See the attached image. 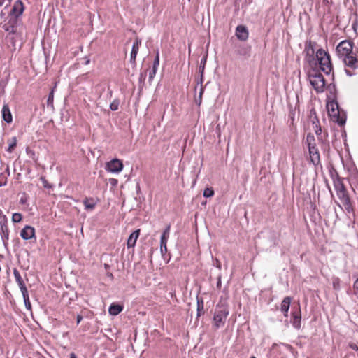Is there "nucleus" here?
Segmentation results:
<instances>
[{
  "mask_svg": "<svg viewBox=\"0 0 358 358\" xmlns=\"http://www.w3.org/2000/svg\"><path fill=\"white\" fill-rule=\"evenodd\" d=\"M354 43L344 40L340 42L336 48L338 57L343 61L345 66L352 69H358V57L353 51Z\"/></svg>",
  "mask_w": 358,
  "mask_h": 358,
  "instance_id": "f257e3e1",
  "label": "nucleus"
},
{
  "mask_svg": "<svg viewBox=\"0 0 358 358\" xmlns=\"http://www.w3.org/2000/svg\"><path fill=\"white\" fill-rule=\"evenodd\" d=\"M334 186L336 192V195L342 203L344 210L348 213H353V203L342 180L341 178L334 180Z\"/></svg>",
  "mask_w": 358,
  "mask_h": 358,
  "instance_id": "f03ea898",
  "label": "nucleus"
},
{
  "mask_svg": "<svg viewBox=\"0 0 358 358\" xmlns=\"http://www.w3.org/2000/svg\"><path fill=\"white\" fill-rule=\"evenodd\" d=\"M306 143L308 148L310 162L315 166L319 165L320 164V155L313 134L311 133L307 134Z\"/></svg>",
  "mask_w": 358,
  "mask_h": 358,
  "instance_id": "7ed1b4c3",
  "label": "nucleus"
},
{
  "mask_svg": "<svg viewBox=\"0 0 358 358\" xmlns=\"http://www.w3.org/2000/svg\"><path fill=\"white\" fill-rule=\"evenodd\" d=\"M315 56L320 66V69L324 73L329 74L333 70L330 55L324 49L320 48L316 52Z\"/></svg>",
  "mask_w": 358,
  "mask_h": 358,
  "instance_id": "20e7f679",
  "label": "nucleus"
},
{
  "mask_svg": "<svg viewBox=\"0 0 358 358\" xmlns=\"http://www.w3.org/2000/svg\"><path fill=\"white\" fill-rule=\"evenodd\" d=\"M229 314V308L224 304L216 306L213 316V324L216 329L223 327Z\"/></svg>",
  "mask_w": 358,
  "mask_h": 358,
  "instance_id": "39448f33",
  "label": "nucleus"
},
{
  "mask_svg": "<svg viewBox=\"0 0 358 358\" xmlns=\"http://www.w3.org/2000/svg\"><path fill=\"white\" fill-rule=\"evenodd\" d=\"M310 85L317 93H321L325 89V79L317 70L313 69L308 74Z\"/></svg>",
  "mask_w": 358,
  "mask_h": 358,
  "instance_id": "423d86ee",
  "label": "nucleus"
},
{
  "mask_svg": "<svg viewBox=\"0 0 358 358\" xmlns=\"http://www.w3.org/2000/svg\"><path fill=\"white\" fill-rule=\"evenodd\" d=\"M3 29L9 34H15L17 29V18L15 15H8L5 21Z\"/></svg>",
  "mask_w": 358,
  "mask_h": 358,
  "instance_id": "0eeeda50",
  "label": "nucleus"
},
{
  "mask_svg": "<svg viewBox=\"0 0 358 358\" xmlns=\"http://www.w3.org/2000/svg\"><path fill=\"white\" fill-rule=\"evenodd\" d=\"M123 167L122 162L118 159H113L106 164V169L111 173H120Z\"/></svg>",
  "mask_w": 358,
  "mask_h": 358,
  "instance_id": "6e6552de",
  "label": "nucleus"
},
{
  "mask_svg": "<svg viewBox=\"0 0 358 358\" xmlns=\"http://www.w3.org/2000/svg\"><path fill=\"white\" fill-rule=\"evenodd\" d=\"M301 308L300 305H298L296 309L293 310L292 312V324L293 327L299 329L301 328Z\"/></svg>",
  "mask_w": 358,
  "mask_h": 358,
  "instance_id": "1a4fd4ad",
  "label": "nucleus"
},
{
  "mask_svg": "<svg viewBox=\"0 0 358 358\" xmlns=\"http://www.w3.org/2000/svg\"><path fill=\"white\" fill-rule=\"evenodd\" d=\"M335 106L336 107V110L334 108V104H331V110H329V115L334 121L338 122L340 125H343L345 122V120L340 116L338 110V105L336 103Z\"/></svg>",
  "mask_w": 358,
  "mask_h": 358,
  "instance_id": "9d476101",
  "label": "nucleus"
},
{
  "mask_svg": "<svg viewBox=\"0 0 358 358\" xmlns=\"http://www.w3.org/2000/svg\"><path fill=\"white\" fill-rule=\"evenodd\" d=\"M20 236L24 240H29L36 238L35 229L29 225L25 226L20 231Z\"/></svg>",
  "mask_w": 358,
  "mask_h": 358,
  "instance_id": "9b49d317",
  "label": "nucleus"
},
{
  "mask_svg": "<svg viewBox=\"0 0 358 358\" xmlns=\"http://www.w3.org/2000/svg\"><path fill=\"white\" fill-rule=\"evenodd\" d=\"M236 36L240 41H245L249 37L248 29L244 25H238L236 29Z\"/></svg>",
  "mask_w": 358,
  "mask_h": 358,
  "instance_id": "f8f14e48",
  "label": "nucleus"
},
{
  "mask_svg": "<svg viewBox=\"0 0 358 358\" xmlns=\"http://www.w3.org/2000/svg\"><path fill=\"white\" fill-rule=\"evenodd\" d=\"M141 45V40L138 38H136L133 43L132 50L130 55V62L133 64L136 63V56L138 55Z\"/></svg>",
  "mask_w": 358,
  "mask_h": 358,
  "instance_id": "ddd939ff",
  "label": "nucleus"
},
{
  "mask_svg": "<svg viewBox=\"0 0 358 358\" xmlns=\"http://www.w3.org/2000/svg\"><path fill=\"white\" fill-rule=\"evenodd\" d=\"M310 114H313L314 115V117L311 120L312 121V125H313V129L314 130V131L315 132L316 135L317 136H320L321 134H322V128H321V126L320 124V121H319V119L318 117H317L316 115V113L315 110H312L310 111Z\"/></svg>",
  "mask_w": 358,
  "mask_h": 358,
  "instance_id": "4468645a",
  "label": "nucleus"
},
{
  "mask_svg": "<svg viewBox=\"0 0 358 358\" xmlns=\"http://www.w3.org/2000/svg\"><path fill=\"white\" fill-rule=\"evenodd\" d=\"M23 11H24L23 3L20 0H18L15 3L10 15H15L17 18V16L22 15Z\"/></svg>",
  "mask_w": 358,
  "mask_h": 358,
  "instance_id": "2eb2a0df",
  "label": "nucleus"
},
{
  "mask_svg": "<svg viewBox=\"0 0 358 358\" xmlns=\"http://www.w3.org/2000/svg\"><path fill=\"white\" fill-rule=\"evenodd\" d=\"M2 117L7 123H10L13 121V116L8 104H4L2 108Z\"/></svg>",
  "mask_w": 358,
  "mask_h": 358,
  "instance_id": "dca6fc26",
  "label": "nucleus"
},
{
  "mask_svg": "<svg viewBox=\"0 0 358 358\" xmlns=\"http://www.w3.org/2000/svg\"><path fill=\"white\" fill-rule=\"evenodd\" d=\"M291 300H292L291 297L286 296L284 298V299L282 300V301L281 303L280 310L284 313V315L285 317L288 316V311L289 309Z\"/></svg>",
  "mask_w": 358,
  "mask_h": 358,
  "instance_id": "f3484780",
  "label": "nucleus"
},
{
  "mask_svg": "<svg viewBox=\"0 0 358 358\" xmlns=\"http://www.w3.org/2000/svg\"><path fill=\"white\" fill-rule=\"evenodd\" d=\"M140 229H137L134 231L132 234H130L128 240H127V248H132L135 245L136 242L139 236Z\"/></svg>",
  "mask_w": 358,
  "mask_h": 358,
  "instance_id": "a211bd4d",
  "label": "nucleus"
},
{
  "mask_svg": "<svg viewBox=\"0 0 358 358\" xmlns=\"http://www.w3.org/2000/svg\"><path fill=\"white\" fill-rule=\"evenodd\" d=\"M83 205L85 206V208L86 210H93L96 206L97 202L95 201V199L92 197H86L83 201Z\"/></svg>",
  "mask_w": 358,
  "mask_h": 358,
  "instance_id": "6ab92c4d",
  "label": "nucleus"
},
{
  "mask_svg": "<svg viewBox=\"0 0 358 358\" xmlns=\"http://www.w3.org/2000/svg\"><path fill=\"white\" fill-rule=\"evenodd\" d=\"M170 225H168L166 228V229L164 231L162 236H161V241L160 244L161 246H165V245L167 244L168 238L169 237V232H170Z\"/></svg>",
  "mask_w": 358,
  "mask_h": 358,
  "instance_id": "aec40b11",
  "label": "nucleus"
},
{
  "mask_svg": "<svg viewBox=\"0 0 358 358\" xmlns=\"http://www.w3.org/2000/svg\"><path fill=\"white\" fill-rule=\"evenodd\" d=\"M122 310L120 305L112 304L109 308V313L112 315H117Z\"/></svg>",
  "mask_w": 358,
  "mask_h": 358,
  "instance_id": "412c9836",
  "label": "nucleus"
},
{
  "mask_svg": "<svg viewBox=\"0 0 358 358\" xmlns=\"http://www.w3.org/2000/svg\"><path fill=\"white\" fill-rule=\"evenodd\" d=\"M16 145H17V139L15 137H13L10 140L8 141V148L7 149V151L9 153L13 152L14 149L16 147Z\"/></svg>",
  "mask_w": 358,
  "mask_h": 358,
  "instance_id": "4be33fe9",
  "label": "nucleus"
},
{
  "mask_svg": "<svg viewBox=\"0 0 358 358\" xmlns=\"http://www.w3.org/2000/svg\"><path fill=\"white\" fill-rule=\"evenodd\" d=\"M6 221H7V218H6V215H4L3 214L2 210L0 209V223L2 224L1 229L3 231L4 230V227L7 228V226L5 225V223L6 222Z\"/></svg>",
  "mask_w": 358,
  "mask_h": 358,
  "instance_id": "5701e85b",
  "label": "nucleus"
},
{
  "mask_svg": "<svg viewBox=\"0 0 358 358\" xmlns=\"http://www.w3.org/2000/svg\"><path fill=\"white\" fill-rule=\"evenodd\" d=\"M22 296H23V299H24V302L26 308L28 310H31V302H30V300H29V293L26 294H24Z\"/></svg>",
  "mask_w": 358,
  "mask_h": 358,
  "instance_id": "b1692460",
  "label": "nucleus"
},
{
  "mask_svg": "<svg viewBox=\"0 0 358 358\" xmlns=\"http://www.w3.org/2000/svg\"><path fill=\"white\" fill-rule=\"evenodd\" d=\"M17 285L20 287V289L21 290V292H22V295L29 293L24 280L17 282Z\"/></svg>",
  "mask_w": 358,
  "mask_h": 358,
  "instance_id": "393cba45",
  "label": "nucleus"
},
{
  "mask_svg": "<svg viewBox=\"0 0 358 358\" xmlns=\"http://www.w3.org/2000/svg\"><path fill=\"white\" fill-rule=\"evenodd\" d=\"M22 219V215L20 213H15L12 216V221L13 222L17 223L20 222Z\"/></svg>",
  "mask_w": 358,
  "mask_h": 358,
  "instance_id": "a878e982",
  "label": "nucleus"
},
{
  "mask_svg": "<svg viewBox=\"0 0 358 358\" xmlns=\"http://www.w3.org/2000/svg\"><path fill=\"white\" fill-rule=\"evenodd\" d=\"M214 195V190L212 188H206L203 191V196L206 198L211 197Z\"/></svg>",
  "mask_w": 358,
  "mask_h": 358,
  "instance_id": "bb28decb",
  "label": "nucleus"
},
{
  "mask_svg": "<svg viewBox=\"0 0 358 358\" xmlns=\"http://www.w3.org/2000/svg\"><path fill=\"white\" fill-rule=\"evenodd\" d=\"M13 275L17 283L23 280L19 271L17 270L16 268L13 270Z\"/></svg>",
  "mask_w": 358,
  "mask_h": 358,
  "instance_id": "cd10ccee",
  "label": "nucleus"
},
{
  "mask_svg": "<svg viewBox=\"0 0 358 358\" xmlns=\"http://www.w3.org/2000/svg\"><path fill=\"white\" fill-rule=\"evenodd\" d=\"M53 101H54V89H52L50 92V93L49 94V96H48V100H47V103L48 106H53Z\"/></svg>",
  "mask_w": 358,
  "mask_h": 358,
  "instance_id": "c85d7f7f",
  "label": "nucleus"
},
{
  "mask_svg": "<svg viewBox=\"0 0 358 358\" xmlns=\"http://www.w3.org/2000/svg\"><path fill=\"white\" fill-rule=\"evenodd\" d=\"M159 65V52L157 51L155 58V60L153 62L152 66L154 67V69H158Z\"/></svg>",
  "mask_w": 358,
  "mask_h": 358,
  "instance_id": "c756f323",
  "label": "nucleus"
},
{
  "mask_svg": "<svg viewBox=\"0 0 358 358\" xmlns=\"http://www.w3.org/2000/svg\"><path fill=\"white\" fill-rule=\"evenodd\" d=\"M157 69H154L152 66V70L149 72V80H152L154 77L155 76V74L157 73Z\"/></svg>",
  "mask_w": 358,
  "mask_h": 358,
  "instance_id": "7c9ffc66",
  "label": "nucleus"
},
{
  "mask_svg": "<svg viewBox=\"0 0 358 358\" xmlns=\"http://www.w3.org/2000/svg\"><path fill=\"white\" fill-rule=\"evenodd\" d=\"M118 106H119V103L117 101H113L110 106V108L112 110H117L118 109Z\"/></svg>",
  "mask_w": 358,
  "mask_h": 358,
  "instance_id": "2f4dec72",
  "label": "nucleus"
},
{
  "mask_svg": "<svg viewBox=\"0 0 358 358\" xmlns=\"http://www.w3.org/2000/svg\"><path fill=\"white\" fill-rule=\"evenodd\" d=\"M349 347L355 350V351H357L358 350V345L356 344V343H349Z\"/></svg>",
  "mask_w": 358,
  "mask_h": 358,
  "instance_id": "473e14b6",
  "label": "nucleus"
},
{
  "mask_svg": "<svg viewBox=\"0 0 358 358\" xmlns=\"http://www.w3.org/2000/svg\"><path fill=\"white\" fill-rule=\"evenodd\" d=\"M306 49L308 51V54H309L310 50H311V54L314 53L313 45L311 43H309L308 48H306Z\"/></svg>",
  "mask_w": 358,
  "mask_h": 358,
  "instance_id": "72a5a7b5",
  "label": "nucleus"
},
{
  "mask_svg": "<svg viewBox=\"0 0 358 358\" xmlns=\"http://www.w3.org/2000/svg\"><path fill=\"white\" fill-rule=\"evenodd\" d=\"M160 248H161L162 253L166 252V251H167L166 245H165V246H161L160 245Z\"/></svg>",
  "mask_w": 358,
  "mask_h": 358,
  "instance_id": "f704fd0d",
  "label": "nucleus"
},
{
  "mask_svg": "<svg viewBox=\"0 0 358 358\" xmlns=\"http://www.w3.org/2000/svg\"><path fill=\"white\" fill-rule=\"evenodd\" d=\"M345 71L347 75H348L349 76H352L354 74L352 71H350V69H345Z\"/></svg>",
  "mask_w": 358,
  "mask_h": 358,
  "instance_id": "c9c22d12",
  "label": "nucleus"
},
{
  "mask_svg": "<svg viewBox=\"0 0 358 358\" xmlns=\"http://www.w3.org/2000/svg\"><path fill=\"white\" fill-rule=\"evenodd\" d=\"M110 183L113 185H115L117 183V180L115 178H112L110 180Z\"/></svg>",
  "mask_w": 358,
  "mask_h": 358,
  "instance_id": "e433bc0d",
  "label": "nucleus"
},
{
  "mask_svg": "<svg viewBox=\"0 0 358 358\" xmlns=\"http://www.w3.org/2000/svg\"><path fill=\"white\" fill-rule=\"evenodd\" d=\"M203 92V90L201 88V92H200V95H199V105H200L201 102V96H202Z\"/></svg>",
  "mask_w": 358,
  "mask_h": 358,
  "instance_id": "4c0bfd02",
  "label": "nucleus"
},
{
  "mask_svg": "<svg viewBox=\"0 0 358 358\" xmlns=\"http://www.w3.org/2000/svg\"><path fill=\"white\" fill-rule=\"evenodd\" d=\"M338 285H339V281H338V280H336V281H334V282H333V285H334V287L335 289L336 288V287H337V286H338Z\"/></svg>",
  "mask_w": 358,
  "mask_h": 358,
  "instance_id": "58836bf2",
  "label": "nucleus"
},
{
  "mask_svg": "<svg viewBox=\"0 0 358 358\" xmlns=\"http://www.w3.org/2000/svg\"><path fill=\"white\" fill-rule=\"evenodd\" d=\"M322 3H323V4L327 6V5H329L330 3V1L329 0H323Z\"/></svg>",
  "mask_w": 358,
  "mask_h": 358,
  "instance_id": "ea45409f",
  "label": "nucleus"
},
{
  "mask_svg": "<svg viewBox=\"0 0 358 358\" xmlns=\"http://www.w3.org/2000/svg\"><path fill=\"white\" fill-rule=\"evenodd\" d=\"M70 358H77V357L74 352H71L70 354Z\"/></svg>",
  "mask_w": 358,
  "mask_h": 358,
  "instance_id": "a19ab883",
  "label": "nucleus"
},
{
  "mask_svg": "<svg viewBox=\"0 0 358 358\" xmlns=\"http://www.w3.org/2000/svg\"><path fill=\"white\" fill-rule=\"evenodd\" d=\"M6 179H4L3 182L0 180V187L2 186V185H6Z\"/></svg>",
  "mask_w": 358,
  "mask_h": 358,
  "instance_id": "79ce46f5",
  "label": "nucleus"
},
{
  "mask_svg": "<svg viewBox=\"0 0 358 358\" xmlns=\"http://www.w3.org/2000/svg\"><path fill=\"white\" fill-rule=\"evenodd\" d=\"M81 320H82V317L78 315L77 317V323L78 324L80 322Z\"/></svg>",
  "mask_w": 358,
  "mask_h": 358,
  "instance_id": "37998d69",
  "label": "nucleus"
},
{
  "mask_svg": "<svg viewBox=\"0 0 358 358\" xmlns=\"http://www.w3.org/2000/svg\"><path fill=\"white\" fill-rule=\"evenodd\" d=\"M42 180H43V185H44V187H48V185H47V181H46L45 179H43V178H42Z\"/></svg>",
  "mask_w": 358,
  "mask_h": 358,
  "instance_id": "c03bdc74",
  "label": "nucleus"
},
{
  "mask_svg": "<svg viewBox=\"0 0 358 358\" xmlns=\"http://www.w3.org/2000/svg\"><path fill=\"white\" fill-rule=\"evenodd\" d=\"M221 285V281H220V278L219 279V281L217 282V286H220Z\"/></svg>",
  "mask_w": 358,
  "mask_h": 358,
  "instance_id": "a18cd8bd",
  "label": "nucleus"
},
{
  "mask_svg": "<svg viewBox=\"0 0 358 358\" xmlns=\"http://www.w3.org/2000/svg\"><path fill=\"white\" fill-rule=\"evenodd\" d=\"M200 310V305H199V303H198V310Z\"/></svg>",
  "mask_w": 358,
  "mask_h": 358,
  "instance_id": "49530a36",
  "label": "nucleus"
},
{
  "mask_svg": "<svg viewBox=\"0 0 358 358\" xmlns=\"http://www.w3.org/2000/svg\"><path fill=\"white\" fill-rule=\"evenodd\" d=\"M203 302H201V308L203 309Z\"/></svg>",
  "mask_w": 358,
  "mask_h": 358,
  "instance_id": "de8ad7c7",
  "label": "nucleus"
},
{
  "mask_svg": "<svg viewBox=\"0 0 358 358\" xmlns=\"http://www.w3.org/2000/svg\"><path fill=\"white\" fill-rule=\"evenodd\" d=\"M108 276L113 277V274L110 273V274H108Z\"/></svg>",
  "mask_w": 358,
  "mask_h": 358,
  "instance_id": "09e8293b",
  "label": "nucleus"
},
{
  "mask_svg": "<svg viewBox=\"0 0 358 358\" xmlns=\"http://www.w3.org/2000/svg\"><path fill=\"white\" fill-rule=\"evenodd\" d=\"M250 358H256L255 356H252Z\"/></svg>",
  "mask_w": 358,
  "mask_h": 358,
  "instance_id": "8fccbe9b",
  "label": "nucleus"
}]
</instances>
